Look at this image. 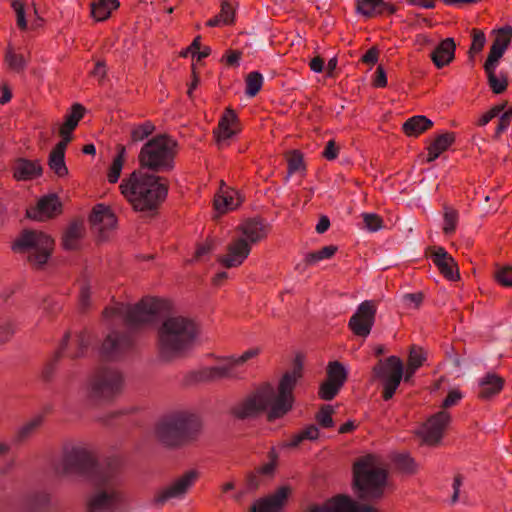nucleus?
Segmentation results:
<instances>
[{"instance_id":"obj_1","label":"nucleus","mask_w":512,"mask_h":512,"mask_svg":"<svg viewBox=\"0 0 512 512\" xmlns=\"http://www.w3.org/2000/svg\"><path fill=\"white\" fill-rule=\"evenodd\" d=\"M52 470L58 478H84L93 484L87 501L90 512H120L124 509L125 498L116 460L100 464L86 447L75 445L64 448L60 459L52 464Z\"/></svg>"},{"instance_id":"obj_2","label":"nucleus","mask_w":512,"mask_h":512,"mask_svg":"<svg viewBox=\"0 0 512 512\" xmlns=\"http://www.w3.org/2000/svg\"><path fill=\"white\" fill-rule=\"evenodd\" d=\"M303 364L299 357L294 360L293 369L280 380L278 390L269 383L261 385L251 395L234 405L232 414L238 419L253 418L268 411L269 420L286 414L293 404V389L302 377Z\"/></svg>"},{"instance_id":"obj_3","label":"nucleus","mask_w":512,"mask_h":512,"mask_svg":"<svg viewBox=\"0 0 512 512\" xmlns=\"http://www.w3.org/2000/svg\"><path fill=\"white\" fill-rule=\"evenodd\" d=\"M120 190L134 210L154 214L167 196L168 184L163 177L137 170L122 180Z\"/></svg>"},{"instance_id":"obj_4","label":"nucleus","mask_w":512,"mask_h":512,"mask_svg":"<svg viewBox=\"0 0 512 512\" xmlns=\"http://www.w3.org/2000/svg\"><path fill=\"white\" fill-rule=\"evenodd\" d=\"M197 336L195 322L182 315H170L165 317L157 331V344L160 357L170 361L193 344Z\"/></svg>"},{"instance_id":"obj_5","label":"nucleus","mask_w":512,"mask_h":512,"mask_svg":"<svg viewBox=\"0 0 512 512\" xmlns=\"http://www.w3.org/2000/svg\"><path fill=\"white\" fill-rule=\"evenodd\" d=\"M202 430L198 415L189 411H176L163 417L156 425L155 435L169 448H180L196 441Z\"/></svg>"},{"instance_id":"obj_6","label":"nucleus","mask_w":512,"mask_h":512,"mask_svg":"<svg viewBox=\"0 0 512 512\" xmlns=\"http://www.w3.org/2000/svg\"><path fill=\"white\" fill-rule=\"evenodd\" d=\"M353 483L361 499H379L387 485V470L376 456H362L353 465Z\"/></svg>"},{"instance_id":"obj_7","label":"nucleus","mask_w":512,"mask_h":512,"mask_svg":"<svg viewBox=\"0 0 512 512\" xmlns=\"http://www.w3.org/2000/svg\"><path fill=\"white\" fill-rule=\"evenodd\" d=\"M178 143L167 135H157L148 140L139 153L140 166L152 174L168 173L175 167Z\"/></svg>"},{"instance_id":"obj_8","label":"nucleus","mask_w":512,"mask_h":512,"mask_svg":"<svg viewBox=\"0 0 512 512\" xmlns=\"http://www.w3.org/2000/svg\"><path fill=\"white\" fill-rule=\"evenodd\" d=\"M123 373L113 367H98L87 377L85 392L94 404H107L114 401L124 389Z\"/></svg>"},{"instance_id":"obj_9","label":"nucleus","mask_w":512,"mask_h":512,"mask_svg":"<svg viewBox=\"0 0 512 512\" xmlns=\"http://www.w3.org/2000/svg\"><path fill=\"white\" fill-rule=\"evenodd\" d=\"M242 237L236 238L227 247V254L218 257V261L226 268L241 265L251 251V244L257 243L267 235V226L260 219H248L238 228Z\"/></svg>"},{"instance_id":"obj_10","label":"nucleus","mask_w":512,"mask_h":512,"mask_svg":"<svg viewBox=\"0 0 512 512\" xmlns=\"http://www.w3.org/2000/svg\"><path fill=\"white\" fill-rule=\"evenodd\" d=\"M160 302L153 298L142 299L136 305L118 303L103 312L113 323H123L129 330L152 323L159 313Z\"/></svg>"},{"instance_id":"obj_11","label":"nucleus","mask_w":512,"mask_h":512,"mask_svg":"<svg viewBox=\"0 0 512 512\" xmlns=\"http://www.w3.org/2000/svg\"><path fill=\"white\" fill-rule=\"evenodd\" d=\"M53 245V239L42 231L25 229L15 240L12 249L27 254L32 265L42 267L48 261Z\"/></svg>"},{"instance_id":"obj_12","label":"nucleus","mask_w":512,"mask_h":512,"mask_svg":"<svg viewBox=\"0 0 512 512\" xmlns=\"http://www.w3.org/2000/svg\"><path fill=\"white\" fill-rule=\"evenodd\" d=\"M417 369L408 365L404 373L403 363L396 356H390L385 361L380 360L374 366L373 373L383 383V398L385 400L391 399L402 379L405 382H410Z\"/></svg>"},{"instance_id":"obj_13","label":"nucleus","mask_w":512,"mask_h":512,"mask_svg":"<svg viewBox=\"0 0 512 512\" xmlns=\"http://www.w3.org/2000/svg\"><path fill=\"white\" fill-rule=\"evenodd\" d=\"M198 478V472L189 470L169 484L159 488L153 497V504L162 507L173 499H183Z\"/></svg>"},{"instance_id":"obj_14","label":"nucleus","mask_w":512,"mask_h":512,"mask_svg":"<svg viewBox=\"0 0 512 512\" xmlns=\"http://www.w3.org/2000/svg\"><path fill=\"white\" fill-rule=\"evenodd\" d=\"M258 353V349H249L239 357H224L218 365L203 370L200 374V379L203 381H214L219 378H236L238 377L237 369L249 359L258 355Z\"/></svg>"},{"instance_id":"obj_15","label":"nucleus","mask_w":512,"mask_h":512,"mask_svg":"<svg viewBox=\"0 0 512 512\" xmlns=\"http://www.w3.org/2000/svg\"><path fill=\"white\" fill-rule=\"evenodd\" d=\"M134 348V339L130 332L113 329L102 344V353L109 359H119Z\"/></svg>"},{"instance_id":"obj_16","label":"nucleus","mask_w":512,"mask_h":512,"mask_svg":"<svg viewBox=\"0 0 512 512\" xmlns=\"http://www.w3.org/2000/svg\"><path fill=\"white\" fill-rule=\"evenodd\" d=\"M376 305L373 301L362 302L349 320V328L357 335L366 337L370 334L375 321Z\"/></svg>"},{"instance_id":"obj_17","label":"nucleus","mask_w":512,"mask_h":512,"mask_svg":"<svg viewBox=\"0 0 512 512\" xmlns=\"http://www.w3.org/2000/svg\"><path fill=\"white\" fill-rule=\"evenodd\" d=\"M328 379L320 385L319 395L324 400H332L347 379L345 367L338 361L330 362L327 366Z\"/></svg>"},{"instance_id":"obj_18","label":"nucleus","mask_w":512,"mask_h":512,"mask_svg":"<svg viewBox=\"0 0 512 512\" xmlns=\"http://www.w3.org/2000/svg\"><path fill=\"white\" fill-rule=\"evenodd\" d=\"M305 512H378L368 504L358 503L347 496H339L324 505H313Z\"/></svg>"},{"instance_id":"obj_19","label":"nucleus","mask_w":512,"mask_h":512,"mask_svg":"<svg viewBox=\"0 0 512 512\" xmlns=\"http://www.w3.org/2000/svg\"><path fill=\"white\" fill-rule=\"evenodd\" d=\"M449 422L450 415L445 411H440L430 417L421 429L423 441L430 445L439 443Z\"/></svg>"},{"instance_id":"obj_20","label":"nucleus","mask_w":512,"mask_h":512,"mask_svg":"<svg viewBox=\"0 0 512 512\" xmlns=\"http://www.w3.org/2000/svg\"><path fill=\"white\" fill-rule=\"evenodd\" d=\"M290 492L289 487L282 486L274 493L258 499L251 506L249 512H281L286 505Z\"/></svg>"},{"instance_id":"obj_21","label":"nucleus","mask_w":512,"mask_h":512,"mask_svg":"<svg viewBox=\"0 0 512 512\" xmlns=\"http://www.w3.org/2000/svg\"><path fill=\"white\" fill-rule=\"evenodd\" d=\"M512 39V27L505 26L497 31L484 66L498 67L499 61L508 49Z\"/></svg>"},{"instance_id":"obj_22","label":"nucleus","mask_w":512,"mask_h":512,"mask_svg":"<svg viewBox=\"0 0 512 512\" xmlns=\"http://www.w3.org/2000/svg\"><path fill=\"white\" fill-rule=\"evenodd\" d=\"M431 258L448 280L455 281L459 278L457 264L443 247L431 248Z\"/></svg>"},{"instance_id":"obj_23","label":"nucleus","mask_w":512,"mask_h":512,"mask_svg":"<svg viewBox=\"0 0 512 512\" xmlns=\"http://www.w3.org/2000/svg\"><path fill=\"white\" fill-rule=\"evenodd\" d=\"M90 223L92 228L95 231H98L101 234V237H104L103 234L106 230H110L115 227L116 216L109 207L103 204H98L93 208L90 215Z\"/></svg>"},{"instance_id":"obj_24","label":"nucleus","mask_w":512,"mask_h":512,"mask_svg":"<svg viewBox=\"0 0 512 512\" xmlns=\"http://www.w3.org/2000/svg\"><path fill=\"white\" fill-rule=\"evenodd\" d=\"M61 209V203L55 194L41 198L36 207L27 210V215L31 219L43 220L58 214Z\"/></svg>"},{"instance_id":"obj_25","label":"nucleus","mask_w":512,"mask_h":512,"mask_svg":"<svg viewBox=\"0 0 512 512\" xmlns=\"http://www.w3.org/2000/svg\"><path fill=\"white\" fill-rule=\"evenodd\" d=\"M456 44L452 38L442 40L431 52L430 57L437 68L450 64L455 57Z\"/></svg>"},{"instance_id":"obj_26","label":"nucleus","mask_w":512,"mask_h":512,"mask_svg":"<svg viewBox=\"0 0 512 512\" xmlns=\"http://www.w3.org/2000/svg\"><path fill=\"white\" fill-rule=\"evenodd\" d=\"M356 11L366 18H372L385 12L392 14L395 9L384 0H356Z\"/></svg>"},{"instance_id":"obj_27","label":"nucleus","mask_w":512,"mask_h":512,"mask_svg":"<svg viewBox=\"0 0 512 512\" xmlns=\"http://www.w3.org/2000/svg\"><path fill=\"white\" fill-rule=\"evenodd\" d=\"M504 380L496 374H487L479 383V396L488 399L499 393Z\"/></svg>"},{"instance_id":"obj_28","label":"nucleus","mask_w":512,"mask_h":512,"mask_svg":"<svg viewBox=\"0 0 512 512\" xmlns=\"http://www.w3.org/2000/svg\"><path fill=\"white\" fill-rule=\"evenodd\" d=\"M84 233L83 224L80 222L71 223L62 237L63 247L67 250H75L79 247L80 240Z\"/></svg>"},{"instance_id":"obj_29","label":"nucleus","mask_w":512,"mask_h":512,"mask_svg":"<svg viewBox=\"0 0 512 512\" xmlns=\"http://www.w3.org/2000/svg\"><path fill=\"white\" fill-rule=\"evenodd\" d=\"M42 172L41 166L34 161L19 159L14 166L15 177L22 180L32 179Z\"/></svg>"},{"instance_id":"obj_30","label":"nucleus","mask_w":512,"mask_h":512,"mask_svg":"<svg viewBox=\"0 0 512 512\" xmlns=\"http://www.w3.org/2000/svg\"><path fill=\"white\" fill-rule=\"evenodd\" d=\"M433 126V122L425 116L417 115L409 118L403 124V130L408 136H418Z\"/></svg>"},{"instance_id":"obj_31","label":"nucleus","mask_w":512,"mask_h":512,"mask_svg":"<svg viewBox=\"0 0 512 512\" xmlns=\"http://www.w3.org/2000/svg\"><path fill=\"white\" fill-rule=\"evenodd\" d=\"M237 120L233 110L227 109L219 122L217 140L219 144L224 143L236 134V130L232 128V124Z\"/></svg>"},{"instance_id":"obj_32","label":"nucleus","mask_w":512,"mask_h":512,"mask_svg":"<svg viewBox=\"0 0 512 512\" xmlns=\"http://www.w3.org/2000/svg\"><path fill=\"white\" fill-rule=\"evenodd\" d=\"M50 504V494L41 489H35L26 496V506L36 512L46 509Z\"/></svg>"},{"instance_id":"obj_33","label":"nucleus","mask_w":512,"mask_h":512,"mask_svg":"<svg viewBox=\"0 0 512 512\" xmlns=\"http://www.w3.org/2000/svg\"><path fill=\"white\" fill-rule=\"evenodd\" d=\"M4 61L11 70L20 73L26 68L28 57L24 53L18 52L15 48L8 46Z\"/></svg>"},{"instance_id":"obj_34","label":"nucleus","mask_w":512,"mask_h":512,"mask_svg":"<svg viewBox=\"0 0 512 512\" xmlns=\"http://www.w3.org/2000/svg\"><path fill=\"white\" fill-rule=\"evenodd\" d=\"M497 67H489L484 66V71L487 75L488 84L493 93L495 94H501L503 93L508 86V79L507 75L500 72L499 76L496 74Z\"/></svg>"},{"instance_id":"obj_35","label":"nucleus","mask_w":512,"mask_h":512,"mask_svg":"<svg viewBox=\"0 0 512 512\" xmlns=\"http://www.w3.org/2000/svg\"><path fill=\"white\" fill-rule=\"evenodd\" d=\"M118 6V0H100L91 5V14L97 21H103L106 20L111 12Z\"/></svg>"},{"instance_id":"obj_36","label":"nucleus","mask_w":512,"mask_h":512,"mask_svg":"<svg viewBox=\"0 0 512 512\" xmlns=\"http://www.w3.org/2000/svg\"><path fill=\"white\" fill-rule=\"evenodd\" d=\"M84 112L85 108L81 104H74L71 112L65 116V121L60 129L65 130V132H72L77 127L78 122L84 115Z\"/></svg>"},{"instance_id":"obj_37","label":"nucleus","mask_w":512,"mask_h":512,"mask_svg":"<svg viewBox=\"0 0 512 512\" xmlns=\"http://www.w3.org/2000/svg\"><path fill=\"white\" fill-rule=\"evenodd\" d=\"M69 339H70V334L67 333L62 340L59 351L55 354L54 358L52 360H50L49 362H47L45 364V366L43 367L41 376L45 381H50L52 379L54 370L56 368V364L61 357L62 351L67 348Z\"/></svg>"},{"instance_id":"obj_38","label":"nucleus","mask_w":512,"mask_h":512,"mask_svg":"<svg viewBox=\"0 0 512 512\" xmlns=\"http://www.w3.org/2000/svg\"><path fill=\"white\" fill-rule=\"evenodd\" d=\"M126 149L124 146H118L117 156L114 158L113 163L109 169L108 180L111 183H116L120 177L124 161H125Z\"/></svg>"},{"instance_id":"obj_39","label":"nucleus","mask_w":512,"mask_h":512,"mask_svg":"<svg viewBox=\"0 0 512 512\" xmlns=\"http://www.w3.org/2000/svg\"><path fill=\"white\" fill-rule=\"evenodd\" d=\"M42 423V417L37 416L24 424L22 427L19 428L17 431L14 441L16 443H22L26 441L29 437L32 436V434L36 431V429L41 425Z\"/></svg>"},{"instance_id":"obj_40","label":"nucleus","mask_w":512,"mask_h":512,"mask_svg":"<svg viewBox=\"0 0 512 512\" xmlns=\"http://www.w3.org/2000/svg\"><path fill=\"white\" fill-rule=\"evenodd\" d=\"M238 205L239 202L234 199L233 195L227 192L218 194L214 199V207L219 213H225L229 210H233Z\"/></svg>"},{"instance_id":"obj_41","label":"nucleus","mask_w":512,"mask_h":512,"mask_svg":"<svg viewBox=\"0 0 512 512\" xmlns=\"http://www.w3.org/2000/svg\"><path fill=\"white\" fill-rule=\"evenodd\" d=\"M48 165L59 177L68 174V169L65 164V154L51 151L49 154Z\"/></svg>"},{"instance_id":"obj_42","label":"nucleus","mask_w":512,"mask_h":512,"mask_svg":"<svg viewBox=\"0 0 512 512\" xmlns=\"http://www.w3.org/2000/svg\"><path fill=\"white\" fill-rule=\"evenodd\" d=\"M319 435L317 426L310 425L303 429L300 433L292 436L288 446L297 447L303 440H315Z\"/></svg>"},{"instance_id":"obj_43","label":"nucleus","mask_w":512,"mask_h":512,"mask_svg":"<svg viewBox=\"0 0 512 512\" xmlns=\"http://www.w3.org/2000/svg\"><path fill=\"white\" fill-rule=\"evenodd\" d=\"M263 84V76L256 71L249 73L246 77V94L254 97L261 89Z\"/></svg>"},{"instance_id":"obj_44","label":"nucleus","mask_w":512,"mask_h":512,"mask_svg":"<svg viewBox=\"0 0 512 512\" xmlns=\"http://www.w3.org/2000/svg\"><path fill=\"white\" fill-rule=\"evenodd\" d=\"M76 350L69 353V357L77 359L82 357L91 343V336L87 332H80L76 336Z\"/></svg>"},{"instance_id":"obj_45","label":"nucleus","mask_w":512,"mask_h":512,"mask_svg":"<svg viewBox=\"0 0 512 512\" xmlns=\"http://www.w3.org/2000/svg\"><path fill=\"white\" fill-rule=\"evenodd\" d=\"M395 466L405 473H414L416 471V463L408 454L400 453L394 457Z\"/></svg>"},{"instance_id":"obj_46","label":"nucleus","mask_w":512,"mask_h":512,"mask_svg":"<svg viewBox=\"0 0 512 512\" xmlns=\"http://www.w3.org/2000/svg\"><path fill=\"white\" fill-rule=\"evenodd\" d=\"M154 129L155 127L151 122H145L141 125L134 127L131 131V141H143L145 138H147L153 133Z\"/></svg>"},{"instance_id":"obj_47","label":"nucleus","mask_w":512,"mask_h":512,"mask_svg":"<svg viewBox=\"0 0 512 512\" xmlns=\"http://www.w3.org/2000/svg\"><path fill=\"white\" fill-rule=\"evenodd\" d=\"M336 250H337V248L333 245L325 246L322 249H320L319 251L309 253L306 256V262L310 265L315 264L321 260L330 258L331 256L334 255Z\"/></svg>"},{"instance_id":"obj_48","label":"nucleus","mask_w":512,"mask_h":512,"mask_svg":"<svg viewBox=\"0 0 512 512\" xmlns=\"http://www.w3.org/2000/svg\"><path fill=\"white\" fill-rule=\"evenodd\" d=\"M287 162L289 175L305 169L303 155L298 150H293L288 154Z\"/></svg>"},{"instance_id":"obj_49","label":"nucleus","mask_w":512,"mask_h":512,"mask_svg":"<svg viewBox=\"0 0 512 512\" xmlns=\"http://www.w3.org/2000/svg\"><path fill=\"white\" fill-rule=\"evenodd\" d=\"M495 280L505 287H512V267L497 266L494 271Z\"/></svg>"},{"instance_id":"obj_50","label":"nucleus","mask_w":512,"mask_h":512,"mask_svg":"<svg viewBox=\"0 0 512 512\" xmlns=\"http://www.w3.org/2000/svg\"><path fill=\"white\" fill-rule=\"evenodd\" d=\"M333 412H334V409L332 406H329V405L322 406L320 411L316 414V420H317L318 424L324 428L332 427L334 424L333 419H332Z\"/></svg>"},{"instance_id":"obj_51","label":"nucleus","mask_w":512,"mask_h":512,"mask_svg":"<svg viewBox=\"0 0 512 512\" xmlns=\"http://www.w3.org/2000/svg\"><path fill=\"white\" fill-rule=\"evenodd\" d=\"M457 212L451 208H446L444 213V233L451 234L455 231L457 223Z\"/></svg>"},{"instance_id":"obj_52","label":"nucleus","mask_w":512,"mask_h":512,"mask_svg":"<svg viewBox=\"0 0 512 512\" xmlns=\"http://www.w3.org/2000/svg\"><path fill=\"white\" fill-rule=\"evenodd\" d=\"M486 43L485 34L478 29L472 30V44L470 47V53H479Z\"/></svg>"},{"instance_id":"obj_53","label":"nucleus","mask_w":512,"mask_h":512,"mask_svg":"<svg viewBox=\"0 0 512 512\" xmlns=\"http://www.w3.org/2000/svg\"><path fill=\"white\" fill-rule=\"evenodd\" d=\"M362 217H363L365 227L369 231L375 232L382 227V219L377 214L364 213V214H362Z\"/></svg>"},{"instance_id":"obj_54","label":"nucleus","mask_w":512,"mask_h":512,"mask_svg":"<svg viewBox=\"0 0 512 512\" xmlns=\"http://www.w3.org/2000/svg\"><path fill=\"white\" fill-rule=\"evenodd\" d=\"M506 107V103H502L491 108L487 113L482 115L478 120L479 126H485L488 124L494 117L498 116L500 113L504 111Z\"/></svg>"},{"instance_id":"obj_55","label":"nucleus","mask_w":512,"mask_h":512,"mask_svg":"<svg viewBox=\"0 0 512 512\" xmlns=\"http://www.w3.org/2000/svg\"><path fill=\"white\" fill-rule=\"evenodd\" d=\"M15 328L9 319H3L0 322V342L5 343L14 334Z\"/></svg>"},{"instance_id":"obj_56","label":"nucleus","mask_w":512,"mask_h":512,"mask_svg":"<svg viewBox=\"0 0 512 512\" xmlns=\"http://www.w3.org/2000/svg\"><path fill=\"white\" fill-rule=\"evenodd\" d=\"M454 138L452 134L444 133L439 135L431 145L437 148L441 153L445 151L453 142Z\"/></svg>"},{"instance_id":"obj_57","label":"nucleus","mask_w":512,"mask_h":512,"mask_svg":"<svg viewBox=\"0 0 512 512\" xmlns=\"http://www.w3.org/2000/svg\"><path fill=\"white\" fill-rule=\"evenodd\" d=\"M424 361L422 350L419 347L412 346L409 353L408 365L419 368Z\"/></svg>"},{"instance_id":"obj_58","label":"nucleus","mask_w":512,"mask_h":512,"mask_svg":"<svg viewBox=\"0 0 512 512\" xmlns=\"http://www.w3.org/2000/svg\"><path fill=\"white\" fill-rule=\"evenodd\" d=\"M423 296L421 293H409L402 296V302L409 308H418L421 304Z\"/></svg>"},{"instance_id":"obj_59","label":"nucleus","mask_w":512,"mask_h":512,"mask_svg":"<svg viewBox=\"0 0 512 512\" xmlns=\"http://www.w3.org/2000/svg\"><path fill=\"white\" fill-rule=\"evenodd\" d=\"M224 24H231L234 21V10L228 2H223L221 5V11L219 14Z\"/></svg>"},{"instance_id":"obj_60","label":"nucleus","mask_w":512,"mask_h":512,"mask_svg":"<svg viewBox=\"0 0 512 512\" xmlns=\"http://www.w3.org/2000/svg\"><path fill=\"white\" fill-rule=\"evenodd\" d=\"M72 132H65V130L59 129L61 141L53 148V151L65 154L68 143L72 140Z\"/></svg>"},{"instance_id":"obj_61","label":"nucleus","mask_w":512,"mask_h":512,"mask_svg":"<svg viewBox=\"0 0 512 512\" xmlns=\"http://www.w3.org/2000/svg\"><path fill=\"white\" fill-rule=\"evenodd\" d=\"M72 132H65V130L59 129L61 141L53 148V151L65 154L68 143L72 140Z\"/></svg>"},{"instance_id":"obj_62","label":"nucleus","mask_w":512,"mask_h":512,"mask_svg":"<svg viewBox=\"0 0 512 512\" xmlns=\"http://www.w3.org/2000/svg\"><path fill=\"white\" fill-rule=\"evenodd\" d=\"M91 285L88 281H84L81 284L79 301L82 309H86L89 305Z\"/></svg>"},{"instance_id":"obj_63","label":"nucleus","mask_w":512,"mask_h":512,"mask_svg":"<svg viewBox=\"0 0 512 512\" xmlns=\"http://www.w3.org/2000/svg\"><path fill=\"white\" fill-rule=\"evenodd\" d=\"M260 485V480L255 473H248L245 479V488L247 492L255 491Z\"/></svg>"},{"instance_id":"obj_64","label":"nucleus","mask_w":512,"mask_h":512,"mask_svg":"<svg viewBox=\"0 0 512 512\" xmlns=\"http://www.w3.org/2000/svg\"><path fill=\"white\" fill-rule=\"evenodd\" d=\"M322 155L328 160H334L338 155V148L333 140L327 142Z\"/></svg>"}]
</instances>
